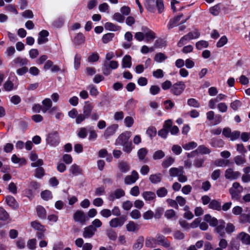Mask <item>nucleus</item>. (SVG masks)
Segmentation results:
<instances>
[{
	"instance_id": "obj_1",
	"label": "nucleus",
	"mask_w": 250,
	"mask_h": 250,
	"mask_svg": "<svg viewBox=\"0 0 250 250\" xmlns=\"http://www.w3.org/2000/svg\"><path fill=\"white\" fill-rule=\"evenodd\" d=\"M146 8L152 13H154L157 9L159 13H162L165 9L163 0H145Z\"/></svg>"
},
{
	"instance_id": "obj_2",
	"label": "nucleus",
	"mask_w": 250,
	"mask_h": 250,
	"mask_svg": "<svg viewBox=\"0 0 250 250\" xmlns=\"http://www.w3.org/2000/svg\"><path fill=\"white\" fill-rule=\"evenodd\" d=\"M243 191V188L238 182L233 183L232 187L229 189V193L232 200L239 201L241 194Z\"/></svg>"
},
{
	"instance_id": "obj_3",
	"label": "nucleus",
	"mask_w": 250,
	"mask_h": 250,
	"mask_svg": "<svg viewBox=\"0 0 250 250\" xmlns=\"http://www.w3.org/2000/svg\"><path fill=\"white\" fill-rule=\"evenodd\" d=\"M46 144L51 146H56L60 143L59 133L56 131H53L48 133L46 137Z\"/></svg>"
},
{
	"instance_id": "obj_4",
	"label": "nucleus",
	"mask_w": 250,
	"mask_h": 250,
	"mask_svg": "<svg viewBox=\"0 0 250 250\" xmlns=\"http://www.w3.org/2000/svg\"><path fill=\"white\" fill-rule=\"evenodd\" d=\"M186 87V84L184 82L178 81L172 84L170 91L173 95L178 96L184 92Z\"/></svg>"
},
{
	"instance_id": "obj_5",
	"label": "nucleus",
	"mask_w": 250,
	"mask_h": 250,
	"mask_svg": "<svg viewBox=\"0 0 250 250\" xmlns=\"http://www.w3.org/2000/svg\"><path fill=\"white\" fill-rule=\"evenodd\" d=\"M73 219L76 222L80 223L82 225L85 224V222L88 220V217L82 210H77L73 215Z\"/></svg>"
},
{
	"instance_id": "obj_6",
	"label": "nucleus",
	"mask_w": 250,
	"mask_h": 250,
	"mask_svg": "<svg viewBox=\"0 0 250 250\" xmlns=\"http://www.w3.org/2000/svg\"><path fill=\"white\" fill-rule=\"evenodd\" d=\"M126 221V217L125 216H121L112 219L109 222V226L111 228L121 227L124 224Z\"/></svg>"
},
{
	"instance_id": "obj_7",
	"label": "nucleus",
	"mask_w": 250,
	"mask_h": 250,
	"mask_svg": "<svg viewBox=\"0 0 250 250\" xmlns=\"http://www.w3.org/2000/svg\"><path fill=\"white\" fill-rule=\"evenodd\" d=\"M139 179V174L136 170H133L131 175H127L125 178V185H132Z\"/></svg>"
},
{
	"instance_id": "obj_8",
	"label": "nucleus",
	"mask_w": 250,
	"mask_h": 250,
	"mask_svg": "<svg viewBox=\"0 0 250 250\" xmlns=\"http://www.w3.org/2000/svg\"><path fill=\"white\" fill-rule=\"evenodd\" d=\"M241 175L239 171H234L231 168H228L225 171V176L226 179L234 180L238 179Z\"/></svg>"
},
{
	"instance_id": "obj_9",
	"label": "nucleus",
	"mask_w": 250,
	"mask_h": 250,
	"mask_svg": "<svg viewBox=\"0 0 250 250\" xmlns=\"http://www.w3.org/2000/svg\"><path fill=\"white\" fill-rule=\"evenodd\" d=\"M125 195V192L124 190L121 188H118L110 193L108 196V200L113 201L115 199H120L124 196Z\"/></svg>"
},
{
	"instance_id": "obj_10",
	"label": "nucleus",
	"mask_w": 250,
	"mask_h": 250,
	"mask_svg": "<svg viewBox=\"0 0 250 250\" xmlns=\"http://www.w3.org/2000/svg\"><path fill=\"white\" fill-rule=\"evenodd\" d=\"M236 239L241 241L244 245H250V235L245 232L242 231L238 233L236 236Z\"/></svg>"
},
{
	"instance_id": "obj_11",
	"label": "nucleus",
	"mask_w": 250,
	"mask_h": 250,
	"mask_svg": "<svg viewBox=\"0 0 250 250\" xmlns=\"http://www.w3.org/2000/svg\"><path fill=\"white\" fill-rule=\"evenodd\" d=\"M157 245H161L165 248H168L170 245V242L164 235L158 234L156 236Z\"/></svg>"
},
{
	"instance_id": "obj_12",
	"label": "nucleus",
	"mask_w": 250,
	"mask_h": 250,
	"mask_svg": "<svg viewBox=\"0 0 250 250\" xmlns=\"http://www.w3.org/2000/svg\"><path fill=\"white\" fill-rule=\"evenodd\" d=\"M93 108V104L89 101H87L85 103V104L83 106V113L87 118H89L91 115Z\"/></svg>"
},
{
	"instance_id": "obj_13",
	"label": "nucleus",
	"mask_w": 250,
	"mask_h": 250,
	"mask_svg": "<svg viewBox=\"0 0 250 250\" xmlns=\"http://www.w3.org/2000/svg\"><path fill=\"white\" fill-rule=\"evenodd\" d=\"M142 30L144 32L145 39L146 42L153 40L156 38L155 33L146 27H143Z\"/></svg>"
},
{
	"instance_id": "obj_14",
	"label": "nucleus",
	"mask_w": 250,
	"mask_h": 250,
	"mask_svg": "<svg viewBox=\"0 0 250 250\" xmlns=\"http://www.w3.org/2000/svg\"><path fill=\"white\" fill-rule=\"evenodd\" d=\"M142 197L146 202H154L156 196L155 192L151 191H146L142 193Z\"/></svg>"
},
{
	"instance_id": "obj_15",
	"label": "nucleus",
	"mask_w": 250,
	"mask_h": 250,
	"mask_svg": "<svg viewBox=\"0 0 250 250\" xmlns=\"http://www.w3.org/2000/svg\"><path fill=\"white\" fill-rule=\"evenodd\" d=\"M118 128V125L116 124H113L109 126L105 130L104 136L106 139L108 138L109 136L113 135L115 133Z\"/></svg>"
},
{
	"instance_id": "obj_16",
	"label": "nucleus",
	"mask_w": 250,
	"mask_h": 250,
	"mask_svg": "<svg viewBox=\"0 0 250 250\" xmlns=\"http://www.w3.org/2000/svg\"><path fill=\"white\" fill-rule=\"evenodd\" d=\"M49 35V32L45 30H42L39 34L38 38V43L39 44H42L46 43L48 41L47 37Z\"/></svg>"
},
{
	"instance_id": "obj_17",
	"label": "nucleus",
	"mask_w": 250,
	"mask_h": 250,
	"mask_svg": "<svg viewBox=\"0 0 250 250\" xmlns=\"http://www.w3.org/2000/svg\"><path fill=\"white\" fill-rule=\"evenodd\" d=\"M96 231L90 225L85 227L83 231V236L84 238H91Z\"/></svg>"
},
{
	"instance_id": "obj_18",
	"label": "nucleus",
	"mask_w": 250,
	"mask_h": 250,
	"mask_svg": "<svg viewBox=\"0 0 250 250\" xmlns=\"http://www.w3.org/2000/svg\"><path fill=\"white\" fill-rule=\"evenodd\" d=\"M225 222L223 220H219V223L216 226L215 230H216V232L218 234H219V235L222 237H224L225 236Z\"/></svg>"
},
{
	"instance_id": "obj_19",
	"label": "nucleus",
	"mask_w": 250,
	"mask_h": 250,
	"mask_svg": "<svg viewBox=\"0 0 250 250\" xmlns=\"http://www.w3.org/2000/svg\"><path fill=\"white\" fill-rule=\"evenodd\" d=\"M3 87L5 91L9 92L16 89L17 85L16 83L8 79L4 83Z\"/></svg>"
},
{
	"instance_id": "obj_20",
	"label": "nucleus",
	"mask_w": 250,
	"mask_h": 250,
	"mask_svg": "<svg viewBox=\"0 0 250 250\" xmlns=\"http://www.w3.org/2000/svg\"><path fill=\"white\" fill-rule=\"evenodd\" d=\"M184 173V168L182 167H171L169 170V175L171 177H178L180 175Z\"/></svg>"
},
{
	"instance_id": "obj_21",
	"label": "nucleus",
	"mask_w": 250,
	"mask_h": 250,
	"mask_svg": "<svg viewBox=\"0 0 250 250\" xmlns=\"http://www.w3.org/2000/svg\"><path fill=\"white\" fill-rule=\"evenodd\" d=\"M183 15L182 14L174 17L172 19H171L169 22L167 24V28L168 29H170L173 28V27L177 26L179 24V22L181 20V18L183 17Z\"/></svg>"
},
{
	"instance_id": "obj_22",
	"label": "nucleus",
	"mask_w": 250,
	"mask_h": 250,
	"mask_svg": "<svg viewBox=\"0 0 250 250\" xmlns=\"http://www.w3.org/2000/svg\"><path fill=\"white\" fill-rule=\"evenodd\" d=\"M204 220L206 222L209 223V224L210 226H212V227L216 226L218 225V224L219 223V221L217 220V219L216 218H215L214 217H212L210 215L208 214H206L204 216Z\"/></svg>"
},
{
	"instance_id": "obj_23",
	"label": "nucleus",
	"mask_w": 250,
	"mask_h": 250,
	"mask_svg": "<svg viewBox=\"0 0 250 250\" xmlns=\"http://www.w3.org/2000/svg\"><path fill=\"white\" fill-rule=\"evenodd\" d=\"M129 137L125 133H122L119 135L115 142L116 145L122 146L128 142Z\"/></svg>"
},
{
	"instance_id": "obj_24",
	"label": "nucleus",
	"mask_w": 250,
	"mask_h": 250,
	"mask_svg": "<svg viewBox=\"0 0 250 250\" xmlns=\"http://www.w3.org/2000/svg\"><path fill=\"white\" fill-rule=\"evenodd\" d=\"M209 144L213 147H222L224 146V142L222 139L213 138L210 140Z\"/></svg>"
},
{
	"instance_id": "obj_25",
	"label": "nucleus",
	"mask_w": 250,
	"mask_h": 250,
	"mask_svg": "<svg viewBox=\"0 0 250 250\" xmlns=\"http://www.w3.org/2000/svg\"><path fill=\"white\" fill-rule=\"evenodd\" d=\"M70 173L74 176H78L82 174V169L78 165L74 164L69 169Z\"/></svg>"
},
{
	"instance_id": "obj_26",
	"label": "nucleus",
	"mask_w": 250,
	"mask_h": 250,
	"mask_svg": "<svg viewBox=\"0 0 250 250\" xmlns=\"http://www.w3.org/2000/svg\"><path fill=\"white\" fill-rule=\"evenodd\" d=\"M5 201L9 207L13 208H16L18 207V204L16 201L14 197L12 196L9 195L5 197Z\"/></svg>"
},
{
	"instance_id": "obj_27",
	"label": "nucleus",
	"mask_w": 250,
	"mask_h": 250,
	"mask_svg": "<svg viewBox=\"0 0 250 250\" xmlns=\"http://www.w3.org/2000/svg\"><path fill=\"white\" fill-rule=\"evenodd\" d=\"M43 107L42 108V112L44 113L47 112L52 107V103L49 98H45L42 101Z\"/></svg>"
},
{
	"instance_id": "obj_28",
	"label": "nucleus",
	"mask_w": 250,
	"mask_h": 250,
	"mask_svg": "<svg viewBox=\"0 0 250 250\" xmlns=\"http://www.w3.org/2000/svg\"><path fill=\"white\" fill-rule=\"evenodd\" d=\"M126 230L129 232H134L139 229V226L132 221H130L126 225Z\"/></svg>"
},
{
	"instance_id": "obj_29",
	"label": "nucleus",
	"mask_w": 250,
	"mask_h": 250,
	"mask_svg": "<svg viewBox=\"0 0 250 250\" xmlns=\"http://www.w3.org/2000/svg\"><path fill=\"white\" fill-rule=\"evenodd\" d=\"M157 245L156 238L147 237L146 239L145 246L147 248H155Z\"/></svg>"
},
{
	"instance_id": "obj_30",
	"label": "nucleus",
	"mask_w": 250,
	"mask_h": 250,
	"mask_svg": "<svg viewBox=\"0 0 250 250\" xmlns=\"http://www.w3.org/2000/svg\"><path fill=\"white\" fill-rule=\"evenodd\" d=\"M28 62V61L27 59L22 58L21 57H17L12 61V64H18L19 66H21L27 65Z\"/></svg>"
},
{
	"instance_id": "obj_31",
	"label": "nucleus",
	"mask_w": 250,
	"mask_h": 250,
	"mask_svg": "<svg viewBox=\"0 0 250 250\" xmlns=\"http://www.w3.org/2000/svg\"><path fill=\"white\" fill-rule=\"evenodd\" d=\"M144 243V238L143 236H139L136 242L134 244L133 246V249L134 250H140L143 246Z\"/></svg>"
},
{
	"instance_id": "obj_32",
	"label": "nucleus",
	"mask_w": 250,
	"mask_h": 250,
	"mask_svg": "<svg viewBox=\"0 0 250 250\" xmlns=\"http://www.w3.org/2000/svg\"><path fill=\"white\" fill-rule=\"evenodd\" d=\"M208 207L209 208L214 210H220L221 209V204L219 201L216 200H212L210 202Z\"/></svg>"
},
{
	"instance_id": "obj_33",
	"label": "nucleus",
	"mask_w": 250,
	"mask_h": 250,
	"mask_svg": "<svg viewBox=\"0 0 250 250\" xmlns=\"http://www.w3.org/2000/svg\"><path fill=\"white\" fill-rule=\"evenodd\" d=\"M149 179L152 184H156L161 181L162 174L160 173L151 174L149 176Z\"/></svg>"
},
{
	"instance_id": "obj_34",
	"label": "nucleus",
	"mask_w": 250,
	"mask_h": 250,
	"mask_svg": "<svg viewBox=\"0 0 250 250\" xmlns=\"http://www.w3.org/2000/svg\"><path fill=\"white\" fill-rule=\"evenodd\" d=\"M131 58L129 55H125L122 60L123 68H130L131 66Z\"/></svg>"
},
{
	"instance_id": "obj_35",
	"label": "nucleus",
	"mask_w": 250,
	"mask_h": 250,
	"mask_svg": "<svg viewBox=\"0 0 250 250\" xmlns=\"http://www.w3.org/2000/svg\"><path fill=\"white\" fill-rule=\"evenodd\" d=\"M104 28L107 30L112 31H117L120 29L119 26L110 22H107L104 24Z\"/></svg>"
},
{
	"instance_id": "obj_36",
	"label": "nucleus",
	"mask_w": 250,
	"mask_h": 250,
	"mask_svg": "<svg viewBox=\"0 0 250 250\" xmlns=\"http://www.w3.org/2000/svg\"><path fill=\"white\" fill-rule=\"evenodd\" d=\"M85 41V37L81 33H79L74 38L73 42L76 45H80Z\"/></svg>"
},
{
	"instance_id": "obj_37",
	"label": "nucleus",
	"mask_w": 250,
	"mask_h": 250,
	"mask_svg": "<svg viewBox=\"0 0 250 250\" xmlns=\"http://www.w3.org/2000/svg\"><path fill=\"white\" fill-rule=\"evenodd\" d=\"M118 167L120 170L123 173H126L130 169V166L125 162L122 161L119 163Z\"/></svg>"
},
{
	"instance_id": "obj_38",
	"label": "nucleus",
	"mask_w": 250,
	"mask_h": 250,
	"mask_svg": "<svg viewBox=\"0 0 250 250\" xmlns=\"http://www.w3.org/2000/svg\"><path fill=\"white\" fill-rule=\"evenodd\" d=\"M11 161L14 164H19L20 166L25 165L26 160L23 158H19L16 154H13L11 157Z\"/></svg>"
},
{
	"instance_id": "obj_39",
	"label": "nucleus",
	"mask_w": 250,
	"mask_h": 250,
	"mask_svg": "<svg viewBox=\"0 0 250 250\" xmlns=\"http://www.w3.org/2000/svg\"><path fill=\"white\" fill-rule=\"evenodd\" d=\"M64 22V17L61 16L56 19L52 23L53 26L56 28H61Z\"/></svg>"
},
{
	"instance_id": "obj_40",
	"label": "nucleus",
	"mask_w": 250,
	"mask_h": 250,
	"mask_svg": "<svg viewBox=\"0 0 250 250\" xmlns=\"http://www.w3.org/2000/svg\"><path fill=\"white\" fill-rule=\"evenodd\" d=\"M36 210L38 216L39 218L42 219L45 218L46 212L45 208L41 206H38L36 208Z\"/></svg>"
},
{
	"instance_id": "obj_41",
	"label": "nucleus",
	"mask_w": 250,
	"mask_h": 250,
	"mask_svg": "<svg viewBox=\"0 0 250 250\" xmlns=\"http://www.w3.org/2000/svg\"><path fill=\"white\" fill-rule=\"evenodd\" d=\"M31 226L34 229L37 231H45L44 227L37 221L32 222Z\"/></svg>"
},
{
	"instance_id": "obj_42",
	"label": "nucleus",
	"mask_w": 250,
	"mask_h": 250,
	"mask_svg": "<svg viewBox=\"0 0 250 250\" xmlns=\"http://www.w3.org/2000/svg\"><path fill=\"white\" fill-rule=\"evenodd\" d=\"M239 222L241 223H250V210L247 214L243 213L240 216Z\"/></svg>"
},
{
	"instance_id": "obj_43",
	"label": "nucleus",
	"mask_w": 250,
	"mask_h": 250,
	"mask_svg": "<svg viewBox=\"0 0 250 250\" xmlns=\"http://www.w3.org/2000/svg\"><path fill=\"white\" fill-rule=\"evenodd\" d=\"M148 153L146 148L143 147L139 149L137 152V156L140 161L143 160Z\"/></svg>"
},
{
	"instance_id": "obj_44",
	"label": "nucleus",
	"mask_w": 250,
	"mask_h": 250,
	"mask_svg": "<svg viewBox=\"0 0 250 250\" xmlns=\"http://www.w3.org/2000/svg\"><path fill=\"white\" fill-rule=\"evenodd\" d=\"M196 149L198 154H208L211 152L210 150L204 145L199 146Z\"/></svg>"
},
{
	"instance_id": "obj_45",
	"label": "nucleus",
	"mask_w": 250,
	"mask_h": 250,
	"mask_svg": "<svg viewBox=\"0 0 250 250\" xmlns=\"http://www.w3.org/2000/svg\"><path fill=\"white\" fill-rule=\"evenodd\" d=\"M167 190L165 187L160 188L156 190V194L157 196L160 198L166 197L167 195Z\"/></svg>"
},
{
	"instance_id": "obj_46",
	"label": "nucleus",
	"mask_w": 250,
	"mask_h": 250,
	"mask_svg": "<svg viewBox=\"0 0 250 250\" xmlns=\"http://www.w3.org/2000/svg\"><path fill=\"white\" fill-rule=\"evenodd\" d=\"M182 146L185 150H189L196 147L197 144L195 142L192 141L183 145Z\"/></svg>"
},
{
	"instance_id": "obj_47",
	"label": "nucleus",
	"mask_w": 250,
	"mask_h": 250,
	"mask_svg": "<svg viewBox=\"0 0 250 250\" xmlns=\"http://www.w3.org/2000/svg\"><path fill=\"white\" fill-rule=\"evenodd\" d=\"M167 59V57L162 53H157L154 57V61L158 63L164 62Z\"/></svg>"
},
{
	"instance_id": "obj_48",
	"label": "nucleus",
	"mask_w": 250,
	"mask_h": 250,
	"mask_svg": "<svg viewBox=\"0 0 250 250\" xmlns=\"http://www.w3.org/2000/svg\"><path fill=\"white\" fill-rule=\"evenodd\" d=\"M42 198L46 201H48L52 198L51 192L48 190L43 191L41 193Z\"/></svg>"
},
{
	"instance_id": "obj_49",
	"label": "nucleus",
	"mask_w": 250,
	"mask_h": 250,
	"mask_svg": "<svg viewBox=\"0 0 250 250\" xmlns=\"http://www.w3.org/2000/svg\"><path fill=\"white\" fill-rule=\"evenodd\" d=\"M114 37V34L108 33L104 34L102 37V41L104 43H107L111 41Z\"/></svg>"
},
{
	"instance_id": "obj_50",
	"label": "nucleus",
	"mask_w": 250,
	"mask_h": 250,
	"mask_svg": "<svg viewBox=\"0 0 250 250\" xmlns=\"http://www.w3.org/2000/svg\"><path fill=\"white\" fill-rule=\"evenodd\" d=\"M174 162V159L171 157L167 158L162 163V166L164 168L170 167Z\"/></svg>"
},
{
	"instance_id": "obj_51",
	"label": "nucleus",
	"mask_w": 250,
	"mask_h": 250,
	"mask_svg": "<svg viewBox=\"0 0 250 250\" xmlns=\"http://www.w3.org/2000/svg\"><path fill=\"white\" fill-rule=\"evenodd\" d=\"M106 235L108 238L112 241H115L117 238V233L111 229L107 230Z\"/></svg>"
},
{
	"instance_id": "obj_52",
	"label": "nucleus",
	"mask_w": 250,
	"mask_h": 250,
	"mask_svg": "<svg viewBox=\"0 0 250 250\" xmlns=\"http://www.w3.org/2000/svg\"><path fill=\"white\" fill-rule=\"evenodd\" d=\"M234 161L237 165L240 166L243 165L246 162L244 156H236L234 158Z\"/></svg>"
},
{
	"instance_id": "obj_53",
	"label": "nucleus",
	"mask_w": 250,
	"mask_h": 250,
	"mask_svg": "<svg viewBox=\"0 0 250 250\" xmlns=\"http://www.w3.org/2000/svg\"><path fill=\"white\" fill-rule=\"evenodd\" d=\"M187 35L189 37V39L192 40L198 39L200 36V33L198 30L195 29L192 32H189Z\"/></svg>"
},
{
	"instance_id": "obj_54",
	"label": "nucleus",
	"mask_w": 250,
	"mask_h": 250,
	"mask_svg": "<svg viewBox=\"0 0 250 250\" xmlns=\"http://www.w3.org/2000/svg\"><path fill=\"white\" fill-rule=\"evenodd\" d=\"M208 46V42L206 41H200L196 42V47L198 50H201L203 48H207Z\"/></svg>"
},
{
	"instance_id": "obj_55",
	"label": "nucleus",
	"mask_w": 250,
	"mask_h": 250,
	"mask_svg": "<svg viewBox=\"0 0 250 250\" xmlns=\"http://www.w3.org/2000/svg\"><path fill=\"white\" fill-rule=\"evenodd\" d=\"M156 129L155 127L151 126L148 128L146 130L147 135L152 139L156 135Z\"/></svg>"
},
{
	"instance_id": "obj_56",
	"label": "nucleus",
	"mask_w": 250,
	"mask_h": 250,
	"mask_svg": "<svg viewBox=\"0 0 250 250\" xmlns=\"http://www.w3.org/2000/svg\"><path fill=\"white\" fill-rule=\"evenodd\" d=\"M87 135V129L86 127H81L78 132V136L79 138L84 139Z\"/></svg>"
},
{
	"instance_id": "obj_57",
	"label": "nucleus",
	"mask_w": 250,
	"mask_h": 250,
	"mask_svg": "<svg viewBox=\"0 0 250 250\" xmlns=\"http://www.w3.org/2000/svg\"><path fill=\"white\" fill-rule=\"evenodd\" d=\"M220 11V7L219 4H216L209 9L210 13L213 16H217Z\"/></svg>"
},
{
	"instance_id": "obj_58",
	"label": "nucleus",
	"mask_w": 250,
	"mask_h": 250,
	"mask_svg": "<svg viewBox=\"0 0 250 250\" xmlns=\"http://www.w3.org/2000/svg\"><path fill=\"white\" fill-rule=\"evenodd\" d=\"M165 156L164 151L161 150L156 151L153 154V159L154 160H159L163 158Z\"/></svg>"
},
{
	"instance_id": "obj_59",
	"label": "nucleus",
	"mask_w": 250,
	"mask_h": 250,
	"mask_svg": "<svg viewBox=\"0 0 250 250\" xmlns=\"http://www.w3.org/2000/svg\"><path fill=\"white\" fill-rule=\"evenodd\" d=\"M189 41H190V40L187 34L181 38L180 41L178 42L177 45L179 47H182Z\"/></svg>"
},
{
	"instance_id": "obj_60",
	"label": "nucleus",
	"mask_w": 250,
	"mask_h": 250,
	"mask_svg": "<svg viewBox=\"0 0 250 250\" xmlns=\"http://www.w3.org/2000/svg\"><path fill=\"white\" fill-rule=\"evenodd\" d=\"M113 19L118 22L123 23L124 22L125 18L120 13H115L113 16Z\"/></svg>"
},
{
	"instance_id": "obj_61",
	"label": "nucleus",
	"mask_w": 250,
	"mask_h": 250,
	"mask_svg": "<svg viewBox=\"0 0 250 250\" xmlns=\"http://www.w3.org/2000/svg\"><path fill=\"white\" fill-rule=\"evenodd\" d=\"M161 89L159 86L153 85H151L149 88V92L152 95H156L159 93Z\"/></svg>"
},
{
	"instance_id": "obj_62",
	"label": "nucleus",
	"mask_w": 250,
	"mask_h": 250,
	"mask_svg": "<svg viewBox=\"0 0 250 250\" xmlns=\"http://www.w3.org/2000/svg\"><path fill=\"white\" fill-rule=\"evenodd\" d=\"M5 9L7 12L12 13L15 15H17L18 12L15 6L12 4H8L5 7Z\"/></svg>"
},
{
	"instance_id": "obj_63",
	"label": "nucleus",
	"mask_w": 250,
	"mask_h": 250,
	"mask_svg": "<svg viewBox=\"0 0 250 250\" xmlns=\"http://www.w3.org/2000/svg\"><path fill=\"white\" fill-rule=\"evenodd\" d=\"M228 42V39L226 36H222L217 42V47H222L225 45Z\"/></svg>"
},
{
	"instance_id": "obj_64",
	"label": "nucleus",
	"mask_w": 250,
	"mask_h": 250,
	"mask_svg": "<svg viewBox=\"0 0 250 250\" xmlns=\"http://www.w3.org/2000/svg\"><path fill=\"white\" fill-rule=\"evenodd\" d=\"M93 228L97 231V229L100 228L102 226V222L99 219H94L90 225Z\"/></svg>"
}]
</instances>
